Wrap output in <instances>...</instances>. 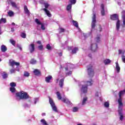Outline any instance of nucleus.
<instances>
[{
    "label": "nucleus",
    "instance_id": "nucleus-5",
    "mask_svg": "<svg viewBox=\"0 0 125 125\" xmlns=\"http://www.w3.org/2000/svg\"><path fill=\"white\" fill-rule=\"evenodd\" d=\"M98 48V45L96 43H92L90 46V49L92 52H96Z\"/></svg>",
    "mask_w": 125,
    "mask_h": 125
},
{
    "label": "nucleus",
    "instance_id": "nucleus-16",
    "mask_svg": "<svg viewBox=\"0 0 125 125\" xmlns=\"http://www.w3.org/2000/svg\"><path fill=\"white\" fill-rule=\"evenodd\" d=\"M43 10L45 11L46 15L49 17H51V14H50V12L49 11H48L47 9L46 8H43Z\"/></svg>",
    "mask_w": 125,
    "mask_h": 125
},
{
    "label": "nucleus",
    "instance_id": "nucleus-36",
    "mask_svg": "<svg viewBox=\"0 0 125 125\" xmlns=\"http://www.w3.org/2000/svg\"><path fill=\"white\" fill-rule=\"evenodd\" d=\"M14 13L12 11H10L8 12V15L11 17V16H13Z\"/></svg>",
    "mask_w": 125,
    "mask_h": 125
},
{
    "label": "nucleus",
    "instance_id": "nucleus-12",
    "mask_svg": "<svg viewBox=\"0 0 125 125\" xmlns=\"http://www.w3.org/2000/svg\"><path fill=\"white\" fill-rule=\"evenodd\" d=\"M81 91L83 93H86V92H87V86H86L85 85H83L81 88Z\"/></svg>",
    "mask_w": 125,
    "mask_h": 125
},
{
    "label": "nucleus",
    "instance_id": "nucleus-13",
    "mask_svg": "<svg viewBox=\"0 0 125 125\" xmlns=\"http://www.w3.org/2000/svg\"><path fill=\"white\" fill-rule=\"evenodd\" d=\"M51 80H52V76L51 75H49L45 78V81L46 83H50V81H51Z\"/></svg>",
    "mask_w": 125,
    "mask_h": 125
},
{
    "label": "nucleus",
    "instance_id": "nucleus-6",
    "mask_svg": "<svg viewBox=\"0 0 125 125\" xmlns=\"http://www.w3.org/2000/svg\"><path fill=\"white\" fill-rule=\"evenodd\" d=\"M121 106L122 105H118V112L120 117V121H123V120H124V115L123 114V108L121 107Z\"/></svg>",
    "mask_w": 125,
    "mask_h": 125
},
{
    "label": "nucleus",
    "instance_id": "nucleus-54",
    "mask_svg": "<svg viewBox=\"0 0 125 125\" xmlns=\"http://www.w3.org/2000/svg\"><path fill=\"white\" fill-rule=\"evenodd\" d=\"M37 43H38V44H41L42 45V42L39 41L37 42Z\"/></svg>",
    "mask_w": 125,
    "mask_h": 125
},
{
    "label": "nucleus",
    "instance_id": "nucleus-7",
    "mask_svg": "<svg viewBox=\"0 0 125 125\" xmlns=\"http://www.w3.org/2000/svg\"><path fill=\"white\" fill-rule=\"evenodd\" d=\"M96 15L95 14H93L92 17V21L91 23V28L92 29H95L96 26Z\"/></svg>",
    "mask_w": 125,
    "mask_h": 125
},
{
    "label": "nucleus",
    "instance_id": "nucleus-11",
    "mask_svg": "<svg viewBox=\"0 0 125 125\" xmlns=\"http://www.w3.org/2000/svg\"><path fill=\"white\" fill-rule=\"evenodd\" d=\"M28 49L30 53H33L36 49V48H35V44L31 43L29 44Z\"/></svg>",
    "mask_w": 125,
    "mask_h": 125
},
{
    "label": "nucleus",
    "instance_id": "nucleus-39",
    "mask_svg": "<svg viewBox=\"0 0 125 125\" xmlns=\"http://www.w3.org/2000/svg\"><path fill=\"white\" fill-rule=\"evenodd\" d=\"M69 1L70 2V4H76V2H77V0H69Z\"/></svg>",
    "mask_w": 125,
    "mask_h": 125
},
{
    "label": "nucleus",
    "instance_id": "nucleus-62",
    "mask_svg": "<svg viewBox=\"0 0 125 125\" xmlns=\"http://www.w3.org/2000/svg\"><path fill=\"white\" fill-rule=\"evenodd\" d=\"M42 116H45V113H42Z\"/></svg>",
    "mask_w": 125,
    "mask_h": 125
},
{
    "label": "nucleus",
    "instance_id": "nucleus-1",
    "mask_svg": "<svg viewBox=\"0 0 125 125\" xmlns=\"http://www.w3.org/2000/svg\"><path fill=\"white\" fill-rule=\"evenodd\" d=\"M16 97H19L20 100H27V99H30V96H29L28 93L23 91H21L20 92H17L16 93Z\"/></svg>",
    "mask_w": 125,
    "mask_h": 125
},
{
    "label": "nucleus",
    "instance_id": "nucleus-2",
    "mask_svg": "<svg viewBox=\"0 0 125 125\" xmlns=\"http://www.w3.org/2000/svg\"><path fill=\"white\" fill-rule=\"evenodd\" d=\"M87 73L89 78H93L94 77L95 72H94L92 64H89L87 66Z\"/></svg>",
    "mask_w": 125,
    "mask_h": 125
},
{
    "label": "nucleus",
    "instance_id": "nucleus-50",
    "mask_svg": "<svg viewBox=\"0 0 125 125\" xmlns=\"http://www.w3.org/2000/svg\"><path fill=\"white\" fill-rule=\"evenodd\" d=\"M10 73H11V74H13V73H15V69H11Z\"/></svg>",
    "mask_w": 125,
    "mask_h": 125
},
{
    "label": "nucleus",
    "instance_id": "nucleus-28",
    "mask_svg": "<svg viewBox=\"0 0 125 125\" xmlns=\"http://www.w3.org/2000/svg\"><path fill=\"white\" fill-rule=\"evenodd\" d=\"M78 50H79V48H78V47H75L72 51V54L77 53V51H78Z\"/></svg>",
    "mask_w": 125,
    "mask_h": 125
},
{
    "label": "nucleus",
    "instance_id": "nucleus-19",
    "mask_svg": "<svg viewBox=\"0 0 125 125\" xmlns=\"http://www.w3.org/2000/svg\"><path fill=\"white\" fill-rule=\"evenodd\" d=\"M33 72L35 76H40L41 75V71L39 69H35Z\"/></svg>",
    "mask_w": 125,
    "mask_h": 125
},
{
    "label": "nucleus",
    "instance_id": "nucleus-21",
    "mask_svg": "<svg viewBox=\"0 0 125 125\" xmlns=\"http://www.w3.org/2000/svg\"><path fill=\"white\" fill-rule=\"evenodd\" d=\"M104 63L105 65H108V64H110V63H111V60L109 59H106L104 61Z\"/></svg>",
    "mask_w": 125,
    "mask_h": 125
},
{
    "label": "nucleus",
    "instance_id": "nucleus-22",
    "mask_svg": "<svg viewBox=\"0 0 125 125\" xmlns=\"http://www.w3.org/2000/svg\"><path fill=\"white\" fill-rule=\"evenodd\" d=\"M120 20L117 21L116 23V29L117 31H119L120 30Z\"/></svg>",
    "mask_w": 125,
    "mask_h": 125
},
{
    "label": "nucleus",
    "instance_id": "nucleus-38",
    "mask_svg": "<svg viewBox=\"0 0 125 125\" xmlns=\"http://www.w3.org/2000/svg\"><path fill=\"white\" fill-rule=\"evenodd\" d=\"M10 85L11 87H15V86H16V83L12 82L10 83Z\"/></svg>",
    "mask_w": 125,
    "mask_h": 125
},
{
    "label": "nucleus",
    "instance_id": "nucleus-23",
    "mask_svg": "<svg viewBox=\"0 0 125 125\" xmlns=\"http://www.w3.org/2000/svg\"><path fill=\"white\" fill-rule=\"evenodd\" d=\"M62 101L63 102V103H66V104H70V102L68 99H62Z\"/></svg>",
    "mask_w": 125,
    "mask_h": 125
},
{
    "label": "nucleus",
    "instance_id": "nucleus-44",
    "mask_svg": "<svg viewBox=\"0 0 125 125\" xmlns=\"http://www.w3.org/2000/svg\"><path fill=\"white\" fill-rule=\"evenodd\" d=\"M46 48L48 49V50H50L51 49V46H50V44H47Z\"/></svg>",
    "mask_w": 125,
    "mask_h": 125
},
{
    "label": "nucleus",
    "instance_id": "nucleus-57",
    "mask_svg": "<svg viewBox=\"0 0 125 125\" xmlns=\"http://www.w3.org/2000/svg\"><path fill=\"white\" fill-rule=\"evenodd\" d=\"M95 96H96L97 97H98V96H99V95H98V92H97L96 93Z\"/></svg>",
    "mask_w": 125,
    "mask_h": 125
},
{
    "label": "nucleus",
    "instance_id": "nucleus-25",
    "mask_svg": "<svg viewBox=\"0 0 125 125\" xmlns=\"http://www.w3.org/2000/svg\"><path fill=\"white\" fill-rule=\"evenodd\" d=\"M56 94L58 99H59V100H61V99H62V97H61V94H60V92L58 91L56 92Z\"/></svg>",
    "mask_w": 125,
    "mask_h": 125
},
{
    "label": "nucleus",
    "instance_id": "nucleus-43",
    "mask_svg": "<svg viewBox=\"0 0 125 125\" xmlns=\"http://www.w3.org/2000/svg\"><path fill=\"white\" fill-rule=\"evenodd\" d=\"M96 42H100V36H97L96 38Z\"/></svg>",
    "mask_w": 125,
    "mask_h": 125
},
{
    "label": "nucleus",
    "instance_id": "nucleus-37",
    "mask_svg": "<svg viewBox=\"0 0 125 125\" xmlns=\"http://www.w3.org/2000/svg\"><path fill=\"white\" fill-rule=\"evenodd\" d=\"M10 42H11L14 46H15V44L16 43V42L15 41L13 40V39L10 40Z\"/></svg>",
    "mask_w": 125,
    "mask_h": 125
},
{
    "label": "nucleus",
    "instance_id": "nucleus-8",
    "mask_svg": "<svg viewBox=\"0 0 125 125\" xmlns=\"http://www.w3.org/2000/svg\"><path fill=\"white\" fill-rule=\"evenodd\" d=\"M35 22L37 24V25H41V29L43 31H44L45 30V27L44 26V24L41 22L40 20H39L38 19H36L35 20Z\"/></svg>",
    "mask_w": 125,
    "mask_h": 125
},
{
    "label": "nucleus",
    "instance_id": "nucleus-42",
    "mask_svg": "<svg viewBox=\"0 0 125 125\" xmlns=\"http://www.w3.org/2000/svg\"><path fill=\"white\" fill-rule=\"evenodd\" d=\"M11 5L13 6V7H17V6L16 5V3L15 2L11 1Z\"/></svg>",
    "mask_w": 125,
    "mask_h": 125
},
{
    "label": "nucleus",
    "instance_id": "nucleus-18",
    "mask_svg": "<svg viewBox=\"0 0 125 125\" xmlns=\"http://www.w3.org/2000/svg\"><path fill=\"white\" fill-rule=\"evenodd\" d=\"M1 50L2 52H5V51L7 50V47H6V46L4 45H2L1 46Z\"/></svg>",
    "mask_w": 125,
    "mask_h": 125
},
{
    "label": "nucleus",
    "instance_id": "nucleus-9",
    "mask_svg": "<svg viewBox=\"0 0 125 125\" xmlns=\"http://www.w3.org/2000/svg\"><path fill=\"white\" fill-rule=\"evenodd\" d=\"M110 19L113 21H119V15L117 14H114L113 15H110Z\"/></svg>",
    "mask_w": 125,
    "mask_h": 125
},
{
    "label": "nucleus",
    "instance_id": "nucleus-58",
    "mask_svg": "<svg viewBox=\"0 0 125 125\" xmlns=\"http://www.w3.org/2000/svg\"><path fill=\"white\" fill-rule=\"evenodd\" d=\"M88 56L90 57V58H92V55L91 54H89V55H88Z\"/></svg>",
    "mask_w": 125,
    "mask_h": 125
},
{
    "label": "nucleus",
    "instance_id": "nucleus-17",
    "mask_svg": "<svg viewBox=\"0 0 125 125\" xmlns=\"http://www.w3.org/2000/svg\"><path fill=\"white\" fill-rule=\"evenodd\" d=\"M115 69L117 73H119L120 71H121V67H120V65H119V63H118V62H116Z\"/></svg>",
    "mask_w": 125,
    "mask_h": 125
},
{
    "label": "nucleus",
    "instance_id": "nucleus-4",
    "mask_svg": "<svg viewBox=\"0 0 125 125\" xmlns=\"http://www.w3.org/2000/svg\"><path fill=\"white\" fill-rule=\"evenodd\" d=\"M49 102L53 111H55V112H58V111L57 110V107H56L55 104L54 103V102H53V100H52V99H51L50 97H49Z\"/></svg>",
    "mask_w": 125,
    "mask_h": 125
},
{
    "label": "nucleus",
    "instance_id": "nucleus-40",
    "mask_svg": "<svg viewBox=\"0 0 125 125\" xmlns=\"http://www.w3.org/2000/svg\"><path fill=\"white\" fill-rule=\"evenodd\" d=\"M104 106L106 108H109L110 104H109V103L108 102H106L104 104Z\"/></svg>",
    "mask_w": 125,
    "mask_h": 125
},
{
    "label": "nucleus",
    "instance_id": "nucleus-63",
    "mask_svg": "<svg viewBox=\"0 0 125 125\" xmlns=\"http://www.w3.org/2000/svg\"><path fill=\"white\" fill-rule=\"evenodd\" d=\"M12 25H15V23L12 22Z\"/></svg>",
    "mask_w": 125,
    "mask_h": 125
},
{
    "label": "nucleus",
    "instance_id": "nucleus-27",
    "mask_svg": "<svg viewBox=\"0 0 125 125\" xmlns=\"http://www.w3.org/2000/svg\"><path fill=\"white\" fill-rule=\"evenodd\" d=\"M2 77L3 79H6L8 77V74H7V73H6V72H3Z\"/></svg>",
    "mask_w": 125,
    "mask_h": 125
},
{
    "label": "nucleus",
    "instance_id": "nucleus-14",
    "mask_svg": "<svg viewBox=\"0 0 125 125\" xmlns=\"http://www.w3.org/2000/svg\"><path fill=\"white\" fill-rule=\"evenodd\" d=\"M93 84V80L92 79H90V81H86V86H91V85H92Z\"/></svg>",
    "mask_w": 125,
    "mask_h": 125
},
{
    "label": "nucleus",
    "instance_id": "nucleus-20",
    "mask_svg": "<svg viewBox=\"0 0 125 125\" xmlns=\"http://www.w3.org/2000/svg\"><path fill=\"white\" fill-rule=\"evenodd\" d=\"M63 84H64V79H62L60 80L59 85L60 87H63Z\"/></svg>",
    "mask_w": 125,
    "mask_h": 125
},
{
    "label": "nucleus",
    "instance_id": "nucleus-31",
    "mask_svg": "<svg viewBox=\"0 0 125 125\" xmlns=\"http://www.w3.org/2000/svg\"><path fill=\"white\" fill-rule=\"evenodd\" d=\"M37 63V61L34 59L30 60V64H35Z\"/></svg>",
    "mask_w": 125,
    "mask_h": 125
},
{
    "label": "nucleus",
    "instance_id": "nucleus-64",
    "mask_svg": "<svg viewBox=\"0 0 125 125\" xmlns=\"http://www.w3.org/2000/svg\"><path fill=\"white\" fill-rule=\"evenodd\" d=\"M77 125H83L82 124H78Z\"/></svg>",
    "mask_w": 125,
    "mask_h": 125
},
{
    "label": "nucleus",
    "instance_id": "nucleus-48",
    "mask_svg": "<svg viewBox=\"0 0 125 125\" xmlns=\"http://www.w3.org/2000/svg\"><path fill=\"white\" fill-rule=\"evenodd\" d=\"M60 30H61L60 33H64V32H65V29L63 28H61Z\"/></svg>",
    "mask_w": 125,
    "mask_h": 125
},
{
    "label": "nucleus",
    "instance_id": "nucleus-49",
    "mask_svg": "<svg viewBox=\"0 0 125 125\" xmlns=\"http://www.w3.org/2000/svg\"><path fill=\"white\" fill-rule=\"evenodd\" d=\"M44 6H45V8L46 9V8H48V6H49V5L45 3L44 4Z\"/></svg>",
    "mask_w": 125,
    "mask_h": 125
},
{
    "label": "nucleus",
    "instance_id": "nucleus-47",
    "mask_svg": "<svg viewBox=\"0 0 125 125\" xmlns=\"http://www.w3.org/2000/svg\"><path fill=\"white\" fill-rule=\"evenodd\" d=\"M17 46L18 48H19L21 51H22V47H21V45H20L19 44H18Z\"/></svg>",
    "mask_w": 125,
    "mask_h": 125
},
{
    "label": "nucleus",
    "instance_id": "nucleus-3",
    "mask_svg": "<svg viewBox=\"0 0 125 125\" xmlns=\"http://www.w3.org/2000/svg\"><path fill=\"white\" fill-rule=\"evenodd\" d=\"M125 93V89L124 90L120 91L119 93V98L118 99V102L119 106H123L124 104H123V99H122V96L123 94Z\"/></svg>",
    "mask_w": 125,
    "mask_h": 125
},
{
    "label": "nucleus",
    "instance_id": "nucleus-32",
    "mask_svg": "<svg viewBox=\"0 0 125 125\" xmlns=\"http://www.w3.org/2000/svg\"><path fill=\"white\" fill-rule=\"evenodd\" d=\"M72 9V4H68L66 7V10L69 11L70 9Z\"/></svg>",
    "mask_w": 125,
    "mask_h": 125
},
{
    "label": "nucleus",
    "instance_id": "nucleus-15",
    "mask_svg": "<svg viewBox=\"0 0 125 125\" xmlns=\"http://www.w3.org/2000/svg\"><path fill=\"white\" fill-rule=\"evenodd\" d=\"M23 9L25 14H30V11L28 9V7L26 5H24Z\"/></svg>",
    "mask_w": 125,
    "mask_h": 125
},
{
    "label": "nucleus",
    "instance_id": "nucleus-10",
    "mask_svg": "<svg viewBox=\"0 0 125 125\" xmlns=\"http://www.w3.org/2000/svg\"><path fill=\"white\" fill-rule=\"evenodd\" d=\"M9 63L10 66H11V67H14V65L16 66H19L20 65V62H16L15 61L12 60H10Z\"/></svg>",
    "mask_w": 125,
    "mask_h": 125
},
{
    "label": "nucleus",
    "instance_id": "nucleus-55",
    "mask_svg": "<svg viewBox=\"0 0 125 125\" xmlns=\"http://www.w3.org/2000/svg\"><path fill=\"white\" fill-rule=\"evenodd\" d=\"M102 27H101V26H99V31L100 32H102Z\"/></svg>",
    "mask_w": 125,
    "mask_h": 125
},
{
    "label": "nucleus",
    "instance_id": "nucleus-45",
    "mask_svg": "<svg viewBox=\"0 0 125 125\" xmlns=\"http://www.w3.org/2000/svg\"><path fill=\"white\" fill-rule=\"evenodd\" d=\"M78 110H79V108H78V107H73L72 111L74 112H78Z\"/></svg>",
    "mask_w": 125,
    "mask_h": 125
},
{
    "label": "nucleus",
    "instance_id": "nucleus-33",
    "mask_svg": "<svg viewBox=\"0 0 125 125\" xmlns=\"http://www.w3.org/2000/svg\"><path fill=\"white\" fill-rule=\"evenodd\" d=\"M87 101V97H84L83 98V100L82 102V105H84L85 104V102Z\"/></svg>",
    "mask_w": 125,
    "mask_h": 125
},
{
    "label": "nucleus",
    "instance_id": "nucleus-53",
    "mask_svg": "<svg viewBox=\"0 0 125 125\" xmlns=\"http://www.w3.org/2000/svg\"><path fill=\"white\" fill-rule=\"evenodd\" d=\"M118 52H119V54H122V53H123V50H119Z\"/></svg>",
    "mask_w": 125,
    "mask_h": 125
},
{
    "label": "nucleus",
    "instance_id": "nucleus-24",
    "mask_svg": "<svg viewBox=\"0 0 125 125\" xmlns=\"http://www.w3.org/2000/svg\"><path fill=\"white\" fill-rule=\"evenodd\" d=\"M72 23L75 27L79 28V23L76 21H72Z\"/></svg>",
    "mask_w": 125,
    "mask_h": 125
},
{
    "label": "nucleus",
    "instance_id": "nucleus-26",
    "mask_svg": "<svg viewBox=\"0 0 125 125\" xmlns=\"http://www.w3.org/2000/svg\"><path fill=\"white\" fill-rule=\"evenodd\" d=\"M6 22V18H1L0 20V24H2V23H5Z\"/></svg>",
    "mask_w": 125,
    "mask_h": 125
},
{
    "label": "nucleus",
    "instance_id": "nucleus-56",
    "mask_svg": "<svg viewBox=\"0 0 125 125\" xmlns=\"http://www.w3.org/2000/svg\"><path fill=\"white\" fill-rule=\"evenodd\" d=\"M123 20H125V15L122 16Z\"/></svg>",
    "mask_w": 125,
    "mask_h": 125
},
{
    "label": "nucleus",
    "instance_id": "nucleus-35",
    "mask_svg": "<svg viewBox=\"0 0 125 125\" xmlns=\"http://www.w3.org/2000/svg\"><path fill=\"white\" fill-rule=\"evenodd\" d=\"M21 37L22 38V39H26V33L24 32H21Z\"/></svg>",
    "mask_w": 125,
    "mask_h": 125
},
{
    "label": "nucleus",
    "instance_id": "nucleus-29",
    "mask_svg": "<svg viewBox=\"0 0 125 125\" xmlns=\"http://www.w3.org/2000/svg\"><path fill=\"white\" fill-rule=\"evenodd\" d=\"M10 91L12 93H14L16 91V89L14 87H11L10 88Z\"/></svg>",
    "mask_w": 125,
    "mask_h": 125
},
{
    "label": "nucleus",
    "instance_id": "nucleus-34",
    "mask_svg": "<svg viewBox=\"0 0 125 125\" xmlns=\"http://www.w3.org/2000/svg\"><path fill=\"white\" fill-rule=\"evenodd\" d=\"M23 76L24 77H30V73H29V72H28L27 71H24Z\"/></svg>",
    "mask_w": 125,
    "mask_h": 125
},
{
    "label": "nucleus",
    "instance_id": "nucleus-51",
    "mask_svg": "<svg viewBox=\"0 0 125 125\" xmlns=\"http://www.w3.org/2000/svg\"><path fill=\"white\" fill-rule=\"evenodd\" d=\"M122 60L124 63H125V56H122Z\"/></svg>",
    "mask_w": 125,
    "mask_h": 125
},
{
    "label": "nucleus",
    "instance_id": "nucleus-60",
    "mask_svg": "<svg viewBox=\"0 0 125 125\" xmlns=\"http://www.w3.org/2000/svg\"><path fill=\"white\" fill-rule=\"evenodd\" d=\"M59 56H62V53H60L59 54Z\"/></svg>",
    "mask_w": 125,
    "mask_h": 125
},
{
    "label": "nucleus",
    "instance_id": "nucleus-61",
    "mask_svg": "<svg viewBox=\"0 0 125 125\" xmlns=\"http://www.w3.org/2000/svg\"><path fill=\"white\" fill-rule=\"evenodd\" d=\"M11 32H14V28H11Z\"/></svg>",
    "mask_w": 125,
    "mask_h": 125
},
{
    "label": "nucleus",
    "instance_id": "nucleus-52",
    "mask_svg": "<svg viewBox=\"0 0 125 125\" xmlns=\"http://www.w3.org/2000/svg\"><path fill=\"white\" fill-rule=\"evenodd\" d=\"M101 8H102V10L105 9L104 8V4H101Z\"/></svg>",
    "mask_w": 125,
    "mask_h": 125
},
{
    "label": "nucleus",
    "instance_id": "nucleus-30",
    "mask_svg": "<svg viewBox=\"0 0 125 125\" xmlns=\"http://www.w3.org/2000/svg\"><path fill=\"white\" fill-rule=\"evenodd\" d=\"M41 123H42V125H48V124H47V123L46 122V121H45V120L44 119H42L41 120Z\"/></svg>",
    "mask_w": 125,
    "mask_h": 125
},
{
    "label": "nucleus",
    "instance_id": "nucleus-46",
    "mask_svg": "<svg viewBox=\"0 0 125 125\" xmlns=\"http://www.w3.org/2000/svg\"><path fill=\"white\" fill-rule=\"evenodd\" d=\"M101 13L102 16H104L105 15V9H103L101 11Z\"/></svg>",
    "mask_w": 125,
    "mask_h": 125
},
{
    "label": "nucleus",
    "instance_id": "nucleus-41",
    "mask_svg": "<svg viewBox=\"0 0 125 125\" xmlns=\"http://www.w3.org/2000/svg\"><path fill=\"white\" fill-rule=\"evenodd\" d=\"M38 49H39V50H41L42 51L43 49V45H42V44H41L39 46H38Z\"/></svg>",
    "mask_w": 125,
    "mask_h": 125
},
{
    "label": "nucleus",
    "instance_id": "nucleus-59",
    "mask_svg": "<svg viewBox=\"0 0 125 125\" xmlns=\"http://www.w3.org/2000/svg\"><path fill=\"white\" fill-rule=\"evenodd\" d=\"M123 24L125 26V20H123Z\"/></svg>",
    "mask_w": 125,
    "mask_h": 125
}]
</instances>
